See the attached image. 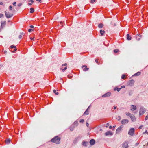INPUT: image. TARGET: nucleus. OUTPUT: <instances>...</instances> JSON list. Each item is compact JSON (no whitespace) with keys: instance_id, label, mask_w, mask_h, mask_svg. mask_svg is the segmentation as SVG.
I'll return each mask as SVG.
<instances>
[{"instance_id":"61","label":"nucleus","mask_w":148,"mask_h":148,"mask_svg":"<svg viewBox=\"0 0 148 148\" xmlns=\"http://www.w3.org/2000/svg\"><path fill=\"white\" fill-rule=\"evenodd\" d=\"M109 128L110 129H111L112 128V126H110L109 127Z\"/></svg>"},{"instance_id":"30","label":"nucleus","mask_w":148,"mask_h":148,"mask_svg":"<svg viewBox=\"0 0 148 148\" xmlns=\"http://www.w3.org/2000/svg\"><path fill=\"white\" fill-rule=\"evenodd\" d=\"M133 93V91L132 90H130L129 92V94L130 96L132 95Z\"/></svg>"},{"instance_id":"58","label":"nucleus","mask_w":148,"mask_h":148,"mask_svg":"<svg viewBox=\"0 0 148 148\" xmlns=\"http://www.w3.org/2000/svg\"><path fill=\"white\" fill-rule=\"evenodd\" d=\"M30 39H31V40H34V39L33 38H32V37H31V38H30Z\"/></svg>"},{"instance_id":"63","label":"nucleus","mask_w":148,"mask_h":148,"mask_svg":"<svg viewBox=\"0 0 148 148\" xmlns=\"http://www.w3.org/2000/svg\"><path fill=\"white\" fill-rule=\"evenodd\" d=\"M4 52H5V53H7V51H5Z\"/></svg>"},{"instance_id":"13","label":"nucleus","mask_w":148,"mask_h":148,"mask_svg":"<svg viewBox=\"0 0 148 148\" xmlns=\"http://www.w3.org/2000/svg\"><path fill=\"white\" fill-rule=\"evenodd\" d=\"M1 27L3 28L6 25L5 21H2L1 22Z\"/></svg>"},{"instance_id":"1","label":"nucleus","mask_w":148,"mask_h":148,"mask_svg":"<svg viewBox=\"0 0 148 148\" xmlns=\"http://www.w3.org/2000/svg\"><path fill=\"white\" fill-rule=\"evenodd\" d=\"M60 138L58 136H56L53 138H52L51 141L52 142L54 143L57 144H59L60 143Z\"/></svg>"},{"instance_id":"35","label":"nucleus","mask_w":148,"mask_h":148,"mask_svg":"<svg viewBox=\"0 0 148 148\" xmlns=\"http://www.w3.org/2000/svg\"><path fill=\"white\" fill-rule=\"evenodd\" d=\"M67 69V66H66V67H65V68L64 69H62V71L63 72H64L65 70Z\"/></svg>"},{"instance_id":"10","label":"nucleus","mask_w":148,"mask_h":148,"mask_svg":"<svg viewBox=\"0 0 148 148\" xmlns=\"http://www.w3.org/2000/svg\"><path fill=\"white\" fill-rule=\"evenodd\" d=\"M82 68L83 69L84 71H86L89 70V68L87 67V66L85 65H82Z\"/></svg>"},{"instance_id":"57","label":"nucleus","mask_w":148,"mask_h":148,"mask_svg":"<svg viewBox=\"0 0 148 148\" xmlns=\"http://www.w3.org/2000/svg\"><path fill=\"white\" fill-rule=\"evenodd\" d=\"M147 130H146L144 133H147Z\"/></svg>"},{"instance_id":"64","label":"nucleus","mask_w":148,"mask_h":148,"mask_svg":"<svg viewBox=\"0 0 148 148\" xmlns=\"http://www.w3.org/2000/svg\"><path fill=\"white\" fill-rule=\"evenodd\" d=\"M90 106L87 109H88V110L90 108Z\"/></svg>"},{"instance_id":"43","label":"nucleus","mask_w":148,"mask_h":148,"mask_svg":"<svg viewBox=\"0 0 148 148\" xmlns=\"http://www.w3.org/2000/svg\"><path fill=\"white\" fill-rule=\"evenodd\" d=\"M67 65V64L66 63L64 64H62V66H66Z\"/></svg>"},{"instance_id":"34","label":"nucleus","mask_w":148,"mask_h":148,"mask_svg":"<svg viewBox=\"0 0 148 148\" xmlns=\"http://www.w3.org/2000/svg\"><path fill=\"white\" fill-rule=\"evenodd\" d=\"M125 77V75L124 74L123 75L121 76V78L122 79H124Z\"/></svg>"},{"instance_id":"14","label":"nucleus","mask_w":148,"mask_h":148,"mask_svg":"<svg viewBox=\"0 0 148 148\" xmlns=\"http://www.w3.org/2000/svg\"><path fill=\"white\" fill-rule=\"evenodd\" d=\"M136 40H137L139 41L140 40L141 38V35L140 34H137L136 36Z\"/></svg>"},{"instance_id":"28","label":"nucleus","mask_w":148,"mask_h":148,"mask_svg":"<svg viewBox=\"0 0 148 148\" xmlns=\"http://www.w3.org/2000/svg\"><path fill=\"white\" fill-rule=\"evenodd\" d=\"M10 140L8 139L5 140V143H6V144H8L9 143H10Z\"/></svg>"},{"instance_id":"29","label":"nucleus","mask_w":148,"mask_h":148,"mask_svg":"<svg viewBox=\"0 0 148 148\" xmlns=\"http://www.w3.org/2000/svg\"><path fill=\"white\" fill-rule=\"evenodd\" d=\"M126 114L127 116H130V117L132 115V114H131V113H129V112H126Z\"/></svg>"},{"instance_id":"8","label":"nucleus","mask_w":148,"mask_h":148,"mask_svg":"<svg viewBox=\"0 0 148 148\" xmlns=\"http://www.w3.org/2000/svg\"><path fill=\"white\" fill-rule=\"evenodd\" d=\"M81 137L80 136H78L75 138L73 140V143H76L79 140L81 139Z\"/></svg>"},{"instance_id":"60","label":"nucleus","mask_w":148,"mask_h":148,"mask_svg":"<svg viewBox=\"0 0 148 148\" xmlns=\"http://www.w3.org/2000/svg\"><path fill=\"white\" fill-rule=\"evenodd\" d=\"M138 144H139V143H137L136 144V146H137V145H138Z\"/></svg>"},{"instance_id":"55","label":"nucleus","mask_w":148,"mask_h":148,"mask_svg":"<svg viewBox=\"0 0 148 148\" xmlns=\"http://www.w3.org/2000/svg\"><path fill=\"white\" fill-rule=\"evenodd\" d=\"M28 5H29V6H30L32 4H31V3H28Z\"/></svg>"},{"instance_id":"39","label":"nucleus","mask_w":148,"mask_h":148,"mask_svg":"<svg viewBox=\"0 0 148 148\" xmlns=\"http://www.w3.org/2000/svg\"><path fill=\"white\" fill-rule=\"evenodd\" d=\"M12 6L10 5L9 6V9L10 10H12Z\"/></svg>"},{"instance_id":"52","label":"nucleus","mask_w":148,"mask_h":148,"mask_svg":"<svg viewBox=\"0 0 148 148\" xmlns=\"http://www.w3.org/2000/svg\"><path fill=\"white\" fill-rule=\"evenodd\" d=\"M30 27L31 28H33L34 27L33 25H31L30 26Z\"/></svg>"},{"instance_id":"3","label":"nucleus","mask_w":148,"mask_h":148,"mask_svg":"<svg viewBox=\"0 0 148 148\" xmlns=\"http://www.w3.org/2000/svg\"><path fill=\"white\" fill-rule=\"evenodd\" d=\"M5 16L7 18H9L12 17L13 15V14L10 13L9 12H5Z\"/></svg>"},{"instance_id":"62","label":"nucleus","mask_w":148,"mask_h":148,"mask_svg":"<svg viewBox=\"0 0 148 148\" xmlns=\"http://www.w3.org/2000/svg\"><path fill=\"white\" fill-rule=\"evenodd\" d=\"M109 125V123H107V125L108 126Z\"/></svg>"},{"instance_id":"27","label":"nucleus","mask_w":148,"mask_h":148,"mask_svg":"<svg viewBox=\"0 0 148 148\" xmlns=\"http://www.w3.org/2000/svg\"><path fill=\"white\" fill-rule=\"evenodd\" d=\"M89 114V112L88 111V109H87L85 111V112H84V115H88Z\"/></svg>"},{"instance_id":"21","label":"nucleus","mask_w":148,"mask_h":148,"mask_svg":"<svg viewBox=\"0 0 148 148\" xmlns=\"http://www.w3.org/2000/svg\"><path fill=\"white\" fill-rule=\"evenodd\" d=\"M100 33L101 35L103 36L105 33V31L104 30H101L100 31Z\"/></svg>"},{"instance_id":"24","label":"nucleus","mask_w":148,"mask_h":148,"mask_svg":"<svg viewBox=\"0 0 148 148\" xmlns=\"http://www.w3.org/2000/svg\"><path fill=\"white\" fill-rule=\"evenodd\" d=\"M30 12L31 13H33L34 11V10L33 8H30Z\"/></svg>"},{"instance_id":"20","label":"nucleus","mask_w":148,"mask_h":148,"mask_svg":"<svg viewBox=\"0 0 148 148\" xmlns=\"http://www.w3.org/2000/svg\"><path fill=\"white\" fill-rule=\"evenodd\" d=\"M10 47L11 48H14V51H16L17 50L16 46L14 45H11L10 46Z\"/></svg>"},{"instance_id":"22","label":"nucleus","mask_w":148,"mask_h":148,"mask_svg":"<svg viewBox=\"0 0 148 148\" xmlns=\"http://www.w3.org/2000/svg\"><path fill=\"white\" fill-rule=\"evenodd\" d=\"M121 89V88H118L117 87H115L114 89V91L117 90V91L119 92L120 91V90Z\"/></svg>"},{"instance_id":"51","label":"nucleus","mask_w":148,"mask_h":148,"mask_svg":"<svg viewBox=\"0 0 148 148\" xmlns=\"http://www.w3.org/2000/svg\"><path fill=\"white\" fill-rule=\"evenodd\" d=\"M125 86L123 85L120 88L122 89L123 88H125Z\"/></svg>"},{"instance_id":"11","label":"nucleus","mask_w":148,"mask_h":148,"mask_svg":"<svg viewBox=\"0 0 148 148\" xmlns=\"http://www.w3.org/2000/svg\"><path fill=\"white\" fill-rule=\"evenodd\" d=\"M123 127V126L121 125L119 127L117 128V129L116 130V133L117 134H118L121 131V129Z\"/></svg>"},{"instance_id":"48","label":"nucleus","mask_w":148,"mask_h":148,"mask_svg":"<svg viewBox=\"0 0 148 148\" xmlns=\"http://www.w3.org/2000/svg\"><path fill=\"white\" fill-rule=\"evenodd\" d=\"M31 2V3H32L34 2V1L33 0H29Z\"/></svg>"},{"instance_id":"12","label":"nucleus","mask_w":148,"mask_h":148,"mask_svg":"<svg viewBox=\"0 0 148 148\" xmlns=\"http://www.w3.org/2000/svg\"><path fill=\"white\" fill-rule=\"evenodd\" d=\"M104 135L106 136L108 135L112 136L113 135V133L112 132L108 131L105 133Z\"/></svg>"},{"instance_id":"2","label":"nucleus","mask_w":148,"mask_h":148,"mask_svg":"<svg viewBox=\"0 0 148 148\" xmlns=\"http://www.w3.org/2000/svg\"><path fill=\"white\" fill-rule=\"evenodd\" d=\"M146 112L145 109L143 107H141L140 108L139 115H141L143 114Z\"/></svg>"},{"instance_id":"5","label":"nucleus","mask_w":148,"mask_h":148,"mask_svg":"<svg viewBox=\"0 0 148 148\" xmlns=\"http://www.w3.org/2000/svg\"><path fill=\"white\" fill-rule=\"evenodd\" d=\"M128 141H125L123 143L122 145V148H128Z\"/></svg>"},{"instance_id":"40","label":"nucleus","mask_w":148,"mask_h":148,"mask_svg":"<svg viewBox=\"0 0 148 148\" xmlns=\"http://www.w3.org/2000/svg\"><path fill=\"white\" fill-rule=\"evenodd\" d=\"M16 2H14L13 3V4L14 6H15L16 5Z\"/></svg>"},{"instance_id":"7","label":"nucleus","mask_w":148,"mask_h":148,"mask_svg":"<svg viewBox=\"0 0 148 148\" xmlns=\"http://www.w3.org/2000/svg\"><path fill=\"white\" fill-rule=\"evenodd\" d=\"M129 121L127 119H123L121 121V123L122 125H124L127 123Z\"/></svg>"},{"instance_id":"26","label":"nucleus","mask_w":148,"mask_h":148,"mask_svg":"<svg viewBox=\"0 0 148 148\" xmlns=\"http://www.w3.org/2000/svg\"><path fill=\"white\" fill-rule=\"evenodd\" d=\"M78 122L77 121H75L73 123V126H77L78 125Z\"/></svg>"},{"instance_id":"45","label":"nucleus","mask_w":148,"mask_h":148,"mask_svg":"<svg viewBox=\"0 0 148 148\" xmlns=\"http://www.w3.org/2000/svg\"><path fill=\"white\" fill-rule=\"evenodd\" d=\"M33 30V29H29L28 30V31L29 32H31V31H32Z\"/></svg>"},{"instance_id":"17","label":"nucleus","mask_w":148,"mask_h":148,"mask_svg":"<svg viewBox=\"0 0 148 148\" xmlns=\"http://www.w3.org/2000/svg\"><path fill=\"white\" fill-rule=\"evenodd\" d=\"M132 121H134L136 120V118L135 116L133 114H132L130 117Z\"/></svg>"},{"instance_id":"49","label":"nucleus","mask_w":148,"mask_h":148,"mask_svg":"<svg viewBox=\"0 0 148 148\" xmlns=\"http://www.w3.org/2000/svg\"><path fill=\"white\" fill-rule=\"evenodd\" d=\"M19 39H21V38H22V36H21V35H19Z\"/></svg>"},{"instance_id":"56","label":"nucleus","mask_w":148,"mask_h":148,"mask_svg":"<svg viewBox=\"0 0 148 148\" xmlns=\"http://www.w3.org/2000/svg\"><path fill=\"white\" fill-rule=\"evenodd\" d=\"M114 109H116V107L115 106H114Z\"/></svg>"},{"instance_id":"44","label":"nucleus","mask_w":148,"mask_h":148,"mask_svg":"<svg viewBox=\"0 0 148 148\" xmlns=\"http://www.w3.org/2000/svg\"><path fill=\"white\" fill-rule=\"evenodd\" d=\"M3 15L2 14H0V18H1L3 16Z\"/></svg>"},{"instance_id":"9","label":"nucleus","mask_w":148,"mask_h":148,"mask_svg":"<svg viewBox=\"0 0 148 148\" xmlns=\"http://www.w3.org/2000/svg\"><path fill=\"white\" fill-rule=\"evenodd\" d=\"M111 93L110 92H109L106 93L102 96L103 97H107L110 96Z\"/></svg>"},{"instance_id":"50","label":"nucleus","mask_w":148,"mask_h":148,"mask_svg":"<svg viewBox=\"0 0 148 148\" xmlns=\"http://www.w3.org/2000/svg\"><path fill=\"white\" fill-rule=\"evenodd\" d=\"M143 127V125H141L139 127V129H141L142 128V127Z\"/></svg>"},{"instance_id":"4","label":"nucleus","mask_w":148,"mask_h":148,"mask_svg":"<svg viewBox=\"0 0 148 148\" xmlns=\"http://www.w3.org/2000/svg\"><path fill=\"white\" fill-rule=\"evenodd\" d=\"M134 128H131L130 130L128 132V134L131 136L134 135Z\"/></svg>"},{"instance_id":"53","label":"nucleus","mask_w":148,"mask_h":148,"mask_svg":"<svg viewBox=\"0 0 148 148\" xmlns=\"http://www.w3.org/2000/svg\"><path fill=\"white\" fill-rule=\"evenodd\" d=\"M95 62L97 63H98V61L97 59H96L95 60Z\"/></svg>"},{"instance_id":"18","label":"nucleus","mask_w":148,"mask_h":148,"mask_svg":"<svg viewBox=\"0 0 148 148\" xmlns=\"http://www.w3.org/2000/svg\"><path fill=\"white\" fill-rule=\"evenodd\" d=\"M131 37L130 36V34H127V39L129 40H131Z\"/></svg>"},{"instance_id":"33","label":"nucleus","mask_w":148,"mask_h":148,"mask_svg":"<svg viewBox=\"0 0 148 148\" xmlns=\"http://www.w3.org/2000/svg\"><path fill=\"white\" fill-rule=\"evenodd\" d=\"M119 51V50L118 49H115L114 50V52L115 53H116Z\"/></svg>"},{"instance_id":"46","label":"nucleus","mask_w":148,"mask_h":148,"mask_svg":"<svg viewBox=\"0 0 148 148\" xmlns=\"http://www.w3.org/2000/svg\"><path fill=\"white\" fill-rule=\"evenodd\" d=\"M86 126H87V127H88V126H89V124H88V123L87 122H86Z\"/></svg>"},{"instance_id":"37","label":"nucleus","mask_w":148,"mask_h":148,"mask_svg":"<svg viewBox=\"0 0 148 148\" xmlns=\"http://www.w3.org/2000/svg\"><path fill=\"white\" fill-rule=\"evenodd\" d=\"M84 120L83 119H81L80 121V123H83L84 122Z\"/></svg>"},{"instance_id":"41","label":"nucleus","mask_w":148,"mask_h":148,"mask_svg":"<svg viewBox=\"0 0 148 148\" xmlns=\"http://www.w3.org/2000/svg\"><path fill=\"white\" fill-rule=\"evenodd\" d=\"M118 121L120 120L121 119V117L120 116H118Z\"/></svg>"},{"instance_id":"38","label":"nucleus","mask_w":148,"mask_h":148,"mask_svg":"<svg viewBox=\"0 0 148 148\" xmlns=\"http://www.w3.org/2000/svg\"><path fill=\"white\" fill-rule=\"evenodd\" d=\"M91 1V3H93L94 2H95L96 0H90Z\"/></svg>"},{"instance_id":"16","label":"nucleus","mask_w":148,"mask_h":148,"mask_svg":"<svg viewBox=\"0 0 148 148\" xmlns=\"http://www.w3.org/2000/svg\"><path fill=\"white\" fill-rule=\"evenodd\" d=\"M95 141L94 139H92L90 141V145H92L95 143Z\"/></svg>"},{"instance_id":"31","label":"nucleus","mask_w":148,"mask_h":148,"mask_svg":"<svg viewBox=\"0 0 148 148\" xmlns=\"http://www.w3.org/2000/svg\"><path fill=\"white\" fill-rule=\"evenodd\" d=\"M83 145L85 146H87L86 144L88 143L87 142L83 141L82 143Z\"/></svg>"},{"instance_id":"42","label":"nucleus","mask_w":148,"mask_h":148,"mask_svg":"<svg viewBox=\"0 0 148 148\" xmlns=\"http://www.w3.org/2000/svg\"><path fill=\"white\" fill-rule=\"evenodd\" d=\"M22 4L21 3H19L18 4V6L19 7L21 6L22 5Z\"/></svg>"},{"instance_id":"19","label":"nucleus","mask_w":148,"mask_h":148,"mask_svg":"<svg viewBox=\"0 0 148 148\" xmlns=\"http://www.w3.org/2000/svg\"><path fill=\"white\" fill-rule=\"evenodd\" d=\"M141 74V73L140 72H138L136 73H135L133 75V76H138L139 75H140Z\"/></svg>"},{"instance_id":"54","label":"nucleus","mask_w":148,"mask_h":148,"mask_svg":"<svg viewBox=\"0 0 148 148\" xmlns=\"http://www.w3.org/2000/svg\"><path fill=\"white\" fill-rule=\"evenodd\" d=\"M37 1H38L39 2L41 3V0H36Z\"/></svg>"},{"instance_id":"23","label":"nucleus","mask_w":148,"mask_h":148,"mask_svg":"<svg viewBox=\"0 0 148 148\" xmlns=\"http://www.w3.org/2000/svg\"><path fill=\"white\" fill-rule=\"evenodd\" d=\"M75 127L73 125H71L70 127V129L71 131H72L74 129Z\"/></svg>"},{"instance_id":"59","label":"nucleus","mask_w":148,"mask_h":148,"mask_svg":"<svg viewBox=\"0 0 148 148\" xmlns=\"http://www.w3.org/2000/svg\"><path fill=\"white\" fill-rule=\"evenodd\" d=\"M3 4V3L2 2H0V5H2Z\"/></svg>"},{"instance_id":"36","label":"nucleus","mask_w":148,"mask_h":148,"mask_svg":"<svg viewBox=\"0 0 148 148\" xmlns=\"http://www.w3.org/2000/svg\"><path fill=\"white\" fill-rule=\"evenodd\" d=\"M148 120V114L146 116L145 119V120Z\"/></svg>"},{"instance_id":"15","label":"nucleus","mask_w":148,"mask_h":148,"mask_svg":"<svg viewBox=\"0 0 148 148\" xmlns=\"http://www.w3.org/2000/svg\"><path fill=\"white\" fill-rule=\"evenodd\" d=\"M131 110L132 111H134L135 110H136V106L134 105H132L131 106Z\"/></svg>"},{"instance_id":"32","label":"nucleus","mask_w":148,"mask_h":148,"mask_svg":"<svg viewBox=\"0 0 148 148\" xmlns=\"http://www.w3.org/2000/svg\"><path fill=\"white\" fill-rule=\"evenodd\" d=\"M53 92L54 93L57 95H58L59 94V93L58 92H56V90H53Z\"/></svg>"},{"instance_id":"25","label":"nucleus","mask_w":148,"mask_h":148,"mask_svg":"<svg viewBox=\"0 0 148 148\" xmlns=\"http://www.w3.org/2000/svg\"><path fill=\"white\" fill-rule=\"evenodd\" d=\"M103 25L102 23H100L99 24L98 26L99 28H102L103 27Z\"/></svg>"},{"instance_id":"47","label":"nucleus","mask_w":148,"mask_h":148,"mask_svg":"<svg viewBox=\"0 0 148 148\" xmlns=\"http://www.w3.org/2000/svg\"><path fill=\"white\" fill-rule=\"evenodd\" d=\"M68 77L69 79H71L72 78V77L71 76H70L69 75H68Z\"/></svg>"},{"instance_id":"6","label":"nucleus","mask_w":148,"mask_h":148,"mask_svg":"<svg viewBox=\"0 0 148 148\" xmlns=\"http://www.w3.org/2000/svg\"><path fill=\"white\" fill-rule=\"evenodd\" d=\"M134 80L133 79H132L130 80L129 81V84L128 85L131 86H133L134 84Z\"/></svg>"}]
</instances>
